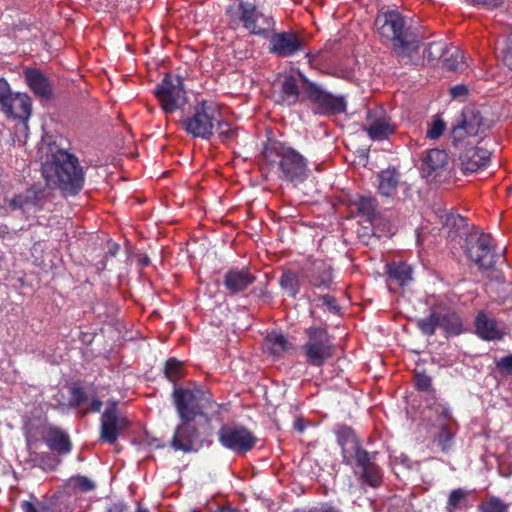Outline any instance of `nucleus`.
Masks as SVG:
<instances>
[{"label": "nucleus", "instance_id": "obj_1", "mask_svg": "<svg viewBox=\"0 0 512 512\" xmlns=\"http://www.w3.org/2000/svg\"><path fill=\"white\" fill-rule=\"evenodd\" d=\"M172 399L180 422L168 446L183 453L198 452L210 446L214 428L206 411L212 408L211 395L200 386L192 389L175 386Z\"/></svg>", "mask_w": 512, "mask_h": 512}, {"label": "nucleus", "instance_id": "obj_2", "mask_svg": "<svg viewBox=\"0 0 512 512\" xmlns=\"http://www.w3.org/2000/svg\"><path fill=\"white\" fill-rule=\"evenodd\" d=\"M227 25L232 30L240 27L250 34L268 38V52L277 58H290L305 52L307 42L295 30L275 31L276 22L271 15L260 12L251 2L230 4L225 11Z\"/></svg>", "mask_w": 512, "mask_h": 512}, {"label": "nucleus", "instance_id": "obj_3", "mask_svg": "<svg viewBox=\"0 0 512 512\" xmlns=\"http://www.w3.org/2000/svg\"><path fill=\"white\" fill-rule=\"evenodd\" d=\"M41 171L46 185L60 190L65 196L77 195L85 183V172L78 158L64 149L52 152L42 164Z\"/></svg>", "mask_w": 512, "mask_h": 512}, {"label": "nucleus", "instance_id": "obj_4", "mask_svg": "<svg viewBox=\"0 0 512 512\" xmlns=\"http://www.w3.org/2000/svg\"><path fill=\"white\" fill-rule=\"evenodd\" d=\"M262 157L265 165L275 171L278 179L295 187L308 178V160L285 142L269 140L263 147Z\"/></svg>", "mask_w": 512, "mask_h": 512}, {"label": "nucleus", "instance_id": "obj_5", "mask_svg": "<svg viewBox=\"0 0 512 512\" xmlns=\"http://www.w3.org/2000/svg\"><path fill=\"white\" fill-rule=\"evenodd\" d=\"M375 25L381 37L392 42V51L405 63L418 56L421 39L417 31L406 25L404 16L397 10L380 13Z\"/></svg>", "mask_w": 512, "mask_h": 512}, {"label": "nucleus", "instance_id": "obj_6", "mask_svg": "<svg viewBox=\"0 0 512 512\" xmlns=\"http://www.w3.org/2000/svg\"><path fill=\"white\" fill-rule=\"evenodd\" d=\"M220 108L212 101L201 100L181 120L183 130L193 138L211 140L218 123Z\"/></svg>", "mask_w": 512, "mask_h": 512}, {"label": "nucleus", "instance_id": "obj_7", "mask_svg": "<svg viewBox=\"0 0 512 512\" xmlns=\"http://www.w3.org/2000/svg\"><path fill=\"white\" fill-rule=\"evenodd\" d=\"M304 334L306 341L301 349L306 363L312 367H322L334 356V337L325 326H310Z\"/></svg>", "mask_w": 512, "mask_h": 512}, {"label": "nucleus", "instance_id": "obj_8", "mask_svg": "<svg viewBox=\"0 0 512 512\" xmlns=\"http://www.w3.org/2000/svg\"><path fill=\"white\" fill-rule=\"evenodd\" d=\"M465 254L480 270L494 268L500 256L495 240L489 233L473 232L465 240Z\"/></svg>", "mask_w": 512, "mask_h": 512}, {"label": "nucleus", "instance_id": "obj_9", "mask_svg": "<svg viewBox=\"0 0 512 512\" xmlns=\"http://www.w3.org/2000/svg\"><path fill=\"white\" fill-rule=\"evenodd\" d=\"M303 91L306 98L312 103L314 113L322 116L338 115L346 112L347 102L344 96L335 95L316 83L308 80L302 73Z\"/></svg>", "mask_w": 512, "mask_h": 512}, {"label": "nucleus", "instance_id": "obj_10", "mask_svg": "<svg viewBox=\"0 0 512 512\" xmlns=\"http://www.w3.org/2000/svg\"><path fill=\"white\" fill-rule=\"evenodd\" d=\"M490 127L491 122L482 115L477 107L467 105L462 109L458 123L451 130V143L458 147L466 137L485 134Z\"/></svg>", "mask_w": 512, "mask_h": 512}, {"label": "nucleus", "instance_id": "obj_11", "mask_svg": "<svg viewBox=\"0 0 512 512\" xmlns=\"http://www.w3.org/2000/svg\"><path fill=\"white\" fill-rule=\"evenodd\" d=\"M417 327L426 336L435 334L439 327L446 337L458 336L463 333V321L461 316L451 308H440L432 310L428 317L419 319Z\"/></svg>", "mask_w": 512, "mask_h": 512}, {"label": "nucleus", "instance_id": "obj_12", "mask_svg": "<svg viewBox=\"0 0 512 512\" xmlns=\"http://www.w3.org/2000/svg\"><path fill=\"white\" fill-rule=\"evenodd\" d=\"M154 95L165 114L181 109L187 102L184 79L179 74H165L154 89Z\"/></svg>", "mask_w": 512, "mask_h": 512}, {"label": "nucleus", "instance_id": "obj_13", "mask_svg": "<svg viewBox=\"0 0 512 512\" xmlns=\"http://www.w3.org/2000/svg\"><path fill=\"white\" fill-rule=\"evenodd\" d=\"M217 435L221 446L237 455L250 452L258 442L253 431L240 424H224L219 428Z\"/></svg>", "mask_w": 512, "mask_h": 512}, {"label": "nucleus", "instance_id": "obj_14", "mask_svg": "<svg viewBox=\"0 0 512 512\" xmlns=\"http://www.w3.org/2000/svg\"><path fill=\"white\" fill-rule=\"evenodd\" d=\"M130 427V421L119 415L117 405L114 403L107 407L100 418L99 441L115 445L121 434Z\"/></svg>", "mask_w": 512, "mask_h": 512}, {"label": "nucleus", "instance_id": "obj_15", "mask_svg": "<svg viewBox=\"0 0 512 512\" xmlns=\"http://www.w3.org/2000/svg\"><path fill=\"white\" fill-rule=\"evenodd\" d=\"M300 275L310 286L317 289H330L333 283L332 267L321 259H308Z\"/></svg>", "mask_w": 512, "mask_h": 512}, {"label": "nucleus", "instance_id": "obj_16", "mask_svg": "<svg viewBox=\"0 0 512 512\" xmlns=\"http://www.w3.org/2000/svg\"><path fill=\"white\" fill-rule=\"evenodd\" d=\"M257 280L255 274L248 267H232L223 275V287L231 296L244 293Z\"/></svg>", "mask_w": 512, "mask_h": 512}, {"label": "nucleus", "instance_id": "obj_17", "mask_svg": "<svg viewBox=\"0 0 512 512\" xmlns=\"http://www.w3.org/2000/svg\"><path fill=\"white\" fill-rule=\"evenodd\" d=\"M491 153L484 148L469 147L460 155L459 160L464 174L474 173L486 167L490 161Z\"/></svg>", "mask_w": 512, "mask_h": 512}, {"label": "nucleus", "instance_id": "obj_18", "mask_svg": "<svg viewBox=\"0 0 512 512\" xmlns=\"http://www.w3.org/2000/svg\"><path fill=\"white\" fill-rule=\"evenodd\" d=\"M43 440L51 451L59 455H67L73 448L69 434L56 426H49L45 429Z\"/></svg>", "mask_w": 512, "mask_h": 512}, {"label": "nucleus", "instance_id": "obj_19", "mask_svg": "<svg viewBox=\"0 0 512 512\" xmlns=\"http://www.w3.org/2000/svg\"><path fill=\"white\" fill-rule=\"evenodd\" d=\"M24 76L28 87L37 97L45 100L53 97V85L40 70L28 68L24 71Z\"/></svg>", "mask_w": 512, "mask_h": 512}, {"label": "nucleus", "instance_id": "obj_20", "mask_svg": "<svg viewBox=\"0 0 512 512\" xmlns=\"http://www.w3.org/2000/svg\"><path fill=\"white\" fill-rule=\"evenodd\" d=\"M7 105H2L1 111L9 118L27 121L31 115V99L27 94H13Z\"/></svg>", "mask_w": 512, "mask_h": 512}, {"label": "nucleus", "instance_id": "obj_21", "mask_svg": "<svg viewBox=\"0 0 512 512\" xmlns=\"http://www.w3.org/2000/svg\"><path fill=\"white\" fill-rule=\"evenodd\" d=\"M448 161V155L444 150H427L421 161V171L424 176L429 177L433 173L443 169Z\"/></svg>", "mask_w": 512, "mask_h": 512}, {"label": "nucleus", "instance_id": "obj_22", "mask_svg": "<svg viewBox=\"0 0 512 512\" xmlns=\"http://www.w3.org/2000/svg\"><path fill=\"white\" fill-rule=\"evenodd\" d=\"M378 192L381 196L391 197L398 188L400 173L395 167L382 170L378 176Z\"/></svg>", "mask_w": 512, "mask_h": 512}, {"label": "nucleus", "instance_id": "obj_23", "mask_svg": "<svg viewBox=\"0 0 512 512\" xmlns=\"http://www.w3.org/2000/svg\"><path fill=\"white\" fill-rule=\"evenodd\" d=\"M280 103L282 105L293 106L300 97V88L298 81L292 74H286L280 82Z\"/></svg>", "mask_w": 512, "mask_h": 512}, {"label": "nucleus", "instance_id": "obj_24", "mask_svg": "<svg viewBox=\"0 0 512 512\" xmlns=\"http://www.w3.org/2000/svg\"><path fill=\"white\" fill-rule=\"evenodd\" d=\"M387 281L391 286H405L412 280V267L403 262H393L386 265Z\"/></svg>", "mask_w": 512, "mask_h": 512}, {"label": "nucleus", "instance_id": "obj_25", "mask_svg": "<svg viewBox=\"0 0 512 512\" xmlns=\"http://www.w3.org/2000/svg\"><path fill=\"white\" fill-rule=\"evenodd\" d=\"M366 132L370 139L374 141H382L395 132V127L391 124L390 119L381 117L373 120L366 128Z\"/></svg>", "mask_w": 512, "mask_h": 512}, {"label": "nucleus", "instance_id": "obj_26", "mask_svg": "<svg viewBox=\"0 0 512 512\" xmlns=\"http://www.w3.org/2000/svg\"><path fill=\"white\" fill-rule=\"evenodd\" d=\"M95 487L96 485L94 481H92L88 477L76 475L71 476L69 479L65 481V483L62 486V491L67 495H72L77 493L91 492L95 489Z\"/></svg>", "mask_w": 512, "mask_h": 512}, {"label": "nucleus", "instance_id": "obj_27", "mask_svg": "<svg viewBox=\"0 0 512 512\" xmlns=\"http://www.w3.org/2000/svg\"><path fill=\"white\" fill-rule=\"evenodd\" d=\"M475 327L478 335L485 340H497L500 339V332L497 330L496 323L493 319H490L480 312L475 320Z\"/></svg>", "mask_w": 512, "mask_h": 512}, {"label": "nucleus", "instance_id": "obj_28", "mask_svg": "<svg viewBox=\"0 0 512 512\" xmlns=\"http://www.w3.org/2000/svg\"><path fill=\"white\" fill-rule=\"evenodd\" d=\"M353 205L356 207L357 214L364 219V221L372 223L377 215L378 202L373 197L359 196Z\"/></svg>", "mask_w": 512, "mask_h": 512}, {"label": "nucleus", "instance_id": "obj_29", "mask_svg": "<svg viewBox=\"0 0 512 512\" xmlns=\"http://www.w3.org/2000/svg\"><path fill=\"white\" fill-rule=\"evenodd\" d=\"M264 347L274 357H280L289 349L290 343L283 334L273 332L265 337Z\"/></svg>", "mask_w": 512, "mask_h": 512}, {"label": "nucleus", "instance_id": "obj_30", "mask_svg": "<svg viewBox=\"0 0 512 512\" xmlns=\"http://www.w3.org/2000/svg\"><path fill=\"white\" fill-rule=\"evenodd\" d=\"M442 63L445 69L453 72L463 71L466 67L463 52L457 47H447Z\"/></svg>", "mask_w": 512, "mask_h": 512}, {"label": "nucleus", "instance_id": "obj_31", "mask_svg": "<svg viewBox=\"0 0 512 512\" xmlns=\"http://www.w3.org/2000/svg\"><path fill=\"white\" fill-rule=\"evenodd\" d=\"M279 285L287 295L296 298L300 292V281L296 273L291 270H284L279 278Z\"/></svg>", "mask_w": 512, "mask_h": 512}, {"label": "nucleus", "instance_id": "obj_32", "mask_svg": "<svg viewBox=\"0 0 512 512\" xmlns=\"http://www.w3.org/2000/svg\"><path fill=\"white\" fill-rule=\"evenodd\" d=\"M218 123L215 126L214 133L216 132L220 141L228 144L234 141L238 136V128L234 127L230 122L224 120L222 112H219Z\"/></svg>", "mask_w": 512, "mask_h": 512}, {"label": "nucleus", "instance_id": "obj_33", "mask_svg": "<svg viewBox=\"0 0 512 512\" xmlns=\"http://www.w3.org/2000/svg\"><path fill=\"white\" fill-rule=\"evenodd\" d=\"M335 434L337 437V443L342 448L343 452H345L347 445L352 444V448L354 449L356 447V443H359L354 430L347 425L337 426Z\"/></svg>", "mask_w": 512, "mask_h": 512}, {"label": "nucleus", "instance_id": "obj_34", "mask_svg": "<svg viewBox=\"0 0 512 512\" xmlns=\"http://www.w3.org/2000/svg\"><path fill=\"white\" fill-rule=\"evenodd\" d=\"M454 435V432L448 424H441L434 441L440 447L442 452L447 453L453 446Z\"/></svg>", "mask_w": 512, "mask_h": 512}, {"label": "nucleus", "instance_id": "obj_35", "mask_svg": "<svg viewBox=\"0 0 512 512\" xmlns=\"http://www.w3.org/2000/svg\"><path fill=\"white\" fill-rule=\"evenodd\" d=\"M468 492L462 488L454 489L450 492L447 504V512H455L457 509H461L466 506Z\"/></svg>", "mask_w": 512, "mask_h": 512}, {"label": "nucleus", "instance_id": "obj_36", "mask_svg": "<svg viewBox=\"0 0 512 512\" xmlns=\"http://www.w3.org/2000/svg\"><path fill=\"white\" fill-rule=\"evenodd\" d=\"M164 374L170 382L176 384L184 376L183 363L176 358H169L165 362Z\"/></svg>", "mask_w": 512, "mask_h": 512}, {"label": "nucleus", "instance_id": "obj_37", "mask_svg": "<svg viewBox=\"0 0 512 512\" xmlns=\"http://www.w3.org/2000/svg\"><path fill=\"white\" fill-rule=\"evenodd\" d=\"M360 479L363 483L376 488L382 483V473L379 466L375 463L361 470Z\"/></svg>", "mask_w": 512, "mask_h": 512}, {"label": "nucleus", "instance_id": "obj_38", "mask_svg": "<svg viewBox=\"0 0 512 512\" xmlns=\"http://www.w3.org/2000/svg\"><path fill=\"white\" fill-rule=\"evenodd\" d=\"M353 450L356 466L361 470L375 464L376 453L368 452L360 445V443H356V447Z\"/></svg>", "mask_w": 512, "mask_h": 512}, {"label": "nucleus", "instance_id": "obj_39", "mask_svg": "<svg viewBox=\"0 0 512 512\" xmlns=\"http://www.w3.org/2000/svg\"><path fill=\"white\" fill-rule=\"evenodd\" d=\"M447 45L442 41H433L427 44L423 51L424 57L429 61L440 60L445 55Z\"/></svg>", "mask_w": 512, "mask_h": 512}, {"label": "nucleus", "instance_id": "obj_40", "mask_svg": "<svg viewBox=\"0 0 512 512\" xmlns=\"http://www.w3.org/2000/svg\"><path fill=\"white\" fill-rule=\"evenodd\" d=\"M480 512H508V504L496 496L487 498L479 506Z\"/></svg>", "mask_w": 512, "mask_h": 512}, {"label": "nucleus", "instance_id": "obj_41", "mask_svg": "<svg viewBox=\"0 0 512 512\" xmlns=\"http://www.w3.org/2000/svg\"><path fill=\"white\" fill-rule=\"evenodd\" d=\"M414 384L418 391L435 394V390L432 388V378L424 370L414 372Z\"/></svg>", "mask_w": 512, "mask_h": 512}, {"label": "nucleus", "instance_id": "obj_42", "mask_svg": "<svg viewBox=\"0 0 512 512\" xmlns=\"http://www.w3.org/2000/svg\"><path fill=\"white\" fill-rule=\"evenodd\" d=\"M69 406L74 409L80 408L87 400L88 395L83 387L74 385L70 388Z\"/></svg>", "mask_w": 512, "mask_h": 512}, {"label": "nucleus", "instance_id": "obj_43", "mask_svg": "<svg viewBox=\"0 0 512 512\" xmlns=\"http://www.w3.org/2000/svg\"><path fill=\"white\" fill-rule=\"evenodd\" d=\"M446 123L439 117L435 118L429 126L426 136L431 140L438 139L445 131Z\"/></svg>", "mask_w": 512, "mask_h": 512}, {"label": "nucleus", "instance_id": "obj_44", "mask_svg": "<svg viewBox=\"0 0 512 512\" xmlns=\"http://www.w3.org/2000/svg\"><path fill=\"white\" fill-rule=\"evenodd\" d=\"M429 408L435 411V413L444 420H449L451 418L449 407L444 403L438 402L436 399H434V402L429 405Z\"/></svg>", "mask_w": 512, "mask_h": 512}, {"label": "nucleus", "instance_id": "obj_45", "mask_svg": "<svg viewBox=\"0 0 512 512\" xmlns=\"http://www.w3.org/2000/svg\"><path fill=\"white\" fill-rule=\"evenodd\" d=\"M12 95L9 83L4 78H0V106H8L7 101L11 100Z\"/></svg>", "mask_w": 512, "mask_h": 512}, {"label": "nucleus", "instance_id": "obj_46", "mask_svg": "<svg viewBox=\"0 0 512 512\" xmlns=\"http://www.w3.org/2000/svg\"><path fill=\"white\" fill-rule=\"evenodd\" d=\"M102 406H103V402L99 398L92 397L89 405L84 410H81L80 414H81V416H85L89 413L100 412Z\"/></svg>", "mask_w": 512, "mask_h": 512}, {"label": "nucleus", "instance_id": "obj_47", "mask_svg": "<svg viewBox=\"0 0 512 512\" xmlns=\"http://www.w3.org/2000/svg\"><path fill=\"white\" fill-rule=\"evenodd\" d=\"M497 367L508 373L512 372V354L506 355L498 360Z\"/></svg>", "mask_w": 512, "mask_h": 512}, {"label": "nucleus", "instance_id": "obj_48", "mask_svg": "<svg viewBox=\"0 0 512 512\" xmlns=\"http://www.w3.org/2000/svg\"><path fill=\"white\" fill-rule=\"evenodd\" d=\"M322 301H323V304L325 306L328 307V309L331 311V312H338L339 311V307L337 305V302H336V299L335 297L331 296V295H323L321 297Z\"/></svg>", "mask_w": 512, "mask_h": 512}, {"label": "nucleus", "instance_id": "obj_49", "mask_svg": "<svg viewBox=\"0 0 512 512\" xmlns=\"http://www.w3.org/2000/svg\"><path fill=\"white\" fill-rule=\"evenodd\" d=\"M467 3L474 5H482L489 8H495L499 4V0H465Z\"/></svg>", "mask_w": 512, "mask_h": 512}, {"label": "nucleus", "instance_id": "obj_50", "mask_svg": "<svg viewBox=\"0 0 512 512\" xmlns=\"http://www.w3.org/2000/svg\"><path fill=\"white\" fill-rule=\"evenodd\" d=\"M450 94L454 98L459 96H465L468 94V89L465 85H456L451 88Z\"/></svg>", "mask_w": 512, "mask_h": 512}, {"label": "nucleus", "instance_id": "obj_51", "mask_svg": "<svg viewBox=\"0 0 512 512\" xmlns=\"http://www.w3.org/2000/svg\"><path fill=\"white\" fill-rule=\"evenodd\" d=\"M503 62L510 70H512V43L509 44L504 51Z\"/></svg>", "mask_w": 512, "mask_h": 512}, {"label": "nucleus", "instance_id": "obj_52", "mask_svg": "<svg viewBox=\"0 0 512 512\" xmlns=\"http://www.w3.org/2000/svg\"><path fill=\"white\" fill-rule=\"evenodd\" d=\"M311 512H342V510L331 503H323L318 509Z\"/></svg>", "mask_w": 512, "mask_h": 512}, {"label": "nucleus", "instance_id": "obj_53", "mask_svg": "<svg viewBox=\"0 0 512 512\" xmlns=\"http://www.w3.org/2000/svg\"><path fill=\"white\" fill-rule=\"evenodd\" d=\"M128 506L122 502L113 503L107 509V512H127Z\"/></svg>", "mask_w": 512, "mask_h": 512}, {"label": "nucleus", "instance_id": "obj_54", "mask_svg": "<svg viewBox=\"0 0 512 512\" xmlns=\"http://www.w3.org/2000/svg\"><path fill=\"white\" fill-rule=\"evenodd\" d=\"M9 206L13 210L23 209V198L21 196H15L10 200Z\"/></svg>", "mask_w": 512, "mask_h": 512}, {"label": "nucleus", "instance_id": "obj_55", "mask_svg": "<svg viewBox=\"0 0 512 512\" xmlns=\"http://www.w3.org/2000/svg\"><path fill=\"white\" fill-rule=\"evenodd\" d=\"M21 508L23 512H40L39 509L29 501H23L21 503Z\"/></svg>", "mask_w": 512, "mask_h": 512}, {"label": "nucleus", "instance_id": "obj_56", "mask_svg": "<svg viewBox=\"0 0 512 512\" xmlns=\"http://www.w3.org/2000/svg\"><path fill=\"white\" fill-rule=\"evenodd\" d=\"M294 428L298 431V432H303L304 429H305V425L303 424L302 420H297L295 423H294Z\"/></svg>", "mask_w": 512, "mask_h": 512}, {"label": "nucleus", "instance_id": "obj_57", "mask_svg": "<svg viewBox=\"0 0 512 512\" xmlns=\"http://www.w3.org/2000/svg\"><path fill=\"white\" fill-rule=\"evenodd\" d=\"M141 264L142 265H148L149 264V258L146 256L143 259H141Z\"/></svg>", "mask_w": 512, "mask_h": 512}, {"label": "nucleus", "instance_id": "obj_58", "mask_svg": "<svg viewBox=\"0 0 512 512\" xmlns=\"http://www.w3.org/2000/svg\"><path fill=\"white\" fill-rule=\"evenodd\" d=\"M136 512H149V510L145 509V508L138 507Z\"/></svg>", "mask_w": 512, "mask_h": 512}, {"label": "nucleus", "instance_id": "obj_59", "mask_svg": "<svg viewBox=\"0 0 512 512\" xmlns=\"http://www.w3.org/2000/svg\"><path fill=\"white\" fill-rule=\"evenodd\" d=\"M46 510H47L46 506H45V505H42V506H41V511H42V512H44V511H46Z\"/></svg>", "mask_w": 512, "mask_h": 512}, {"label": "nucleus", "instance_id": "obj_60", "mask_svg": "<svg viewBox=\"0 0 512 512\" xmlns=\"http://www.w3.org/2000/svg\"><path fill=\"white\" fill-rule=\"evenodd\" d=\"M2 176V170L0 169V177Z\"/></svg>", "mask_w": 512, "mask_h": 512}]
</instances>
